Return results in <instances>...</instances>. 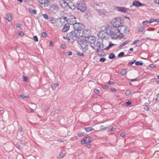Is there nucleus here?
Segmentation results:
<instances>
[{
	"label": "nucleus",
	"mask_w": 159,
	"mask_h": 159,
	"mask_svg": "<svg viewBox=\"0 0 159 159\" xmlns=\"http://www.w3.org/2000/svg\"><path fill=\"white\" fill-rule=\"evenodd\" d=\"M56 19L54 17H51L50 18V21L52 24L55 23L56 22Z\"/></svg>",
	"instance_id": "bb28decb"
},
{
	"label": "nucleus",
	"mask_w": 159,
	"mask_h": 159,
	"mask_svg": "<svg viewBox=\"0 0 159 159\" xmlns=\"http://www.w3.org/2000/svg\"><path fill=\"white\" fill-rule=\"evenodd\" d=\"M125 28V26L123 24L120 25V27H117V30H119V31H119L118 33H121V32H123Z\"/></svg>",
	"instance_id": "aec40b11"
},
{
	"label": "nucleus",
	"mask_w": 159,
	"mask_h": 159,
	"mask_svg": "<svg viewBox=\"0 0 159 159\" xmlns=\"http://www.w3.org/2000/svg\"><path fill=\"white\" fill-rule=\"evenodd\" d=\"M108 57L109 59H112L115 58V56L113 53H111L109 54Z\"/></svg>",
	"instance_id": "c85d7f7f"
},
{
	"label": "nucleus",
	"mask_w": 159,
	"mask_h": 159,
	"mask_svg": "<svg viewBox=\"0 0 159 159\" xmlns=\"http://www.w3.org/2000/svg\"><path fill=\"white\" fill-rule=\"evenodd\" d=\"M59 85V84L58 83H52L51 85V87L53 90L56 89L57 87H58Z\"/></svg>",
	"instance_id": "b1692460"
},
{
	"label": "nucleus",
	"mask_w": 159,
	"mask_h": 159,
	"mask_svg": "<svg viewBox=\"0 0 159 159\" xmlns=\"http://www.w3.org/2000/svg\"><path fill=\"white\" fill-rule=\"evenodd\" d=\"M82 35L84 37L85 39L88 37L90 35V30L86 29L82 31Z\"/></svg>",
	"instance_id": "4468645a"
},
{
	"label": "nucleus",
	"mask_w": 159,
	"mask_h": 159,
	"mask_svg": "<svg viewBox=\"0 0 159 159\" xmlns=\"http://www.w3.org/2000/svg\"><path fill=\"white\" fill-rule=\"evenodd\" d=\"M124 55V52H121L118 55V57H122Z\"/></svg>",
	"instance_id": "4c0bfd02"
},
{
	"label": "nucleus",
	"mask_w": 159,
	"mask_h": 159,
	"mask_svg": "<svg viewBox=\"0 0 159 159\" xmlns=\"http://www.w3.org/2000/svg\"><path fill=\"white\" fill-rule=\"evenodd\" d=\"M101 86L103 89H107L108 87V86L105 85H101Z\"/></svg>",
	"instance_id": "8fccbe9b"
},
{
	"label": "nucleus",
	"mask_w": 159,
	"mask_h": 159,
	"mask_svg": "<svg viewBox=\"0 0 159 159\" xmlns=\"http://www.w3.org/2000/svg\"><path fill=\"white\" fill-rule=\"evenodd\" d=\"M145 28L143 26H142L141 27H140L138 31V32H141L143 31L145 29Z\"/></svg>",
	"instance_id": "c9c22d12"
},
{
	"label": "nucleus",
	"mask_w": 159,
	"mask_h": 159,
	"mask_svg": "<svg viewBox=\"0 0 159 159\" xmlns=\"http://www.w3.org/2000/svg\"><path fill=\"white\" fill-rule=\"evenodd\" d=\"M0 112L2 114L4 112L3 108L2 107L0 108Z\"/></svg>",
	"instance_id": "5fc2aeb1"
},
{
	"label": "nucleus",
	"mask_w": 159,
	"mask_h": 159,
	"mask_svg": "<svg viewBox=\"0 0 159 159\" xmlns=\"http://www.w3.org/2000/svg\"><path fill=\"white\" fill-rule=\"evenodd\" d=\"M85 41H86L87 43L89 44H93L96 41V39L94 37L90 35L85 39Z\"/></svg>",
	"instance_id": "1a4fd4ad"
},
{
	"label": "nucleus",
	"mask_w": 159,
	"mask_h": 159,
	"mask_svg": "<svg viewBox=\"0 0 159 159\" xmlns=\"http://www.w3.org/2000/svg\"><path fill=\"white\" fill-rule=\"evenodd\" d=\"M80 33L74 30L67 34L66 39L69 40H72V41L76 40Z\"/></svg>",
	"instance_id": "39448f33"
},
{
	"label": "nucleus",
	"mask_w": 159,
	"mask_h": 159,
	"mask_svg": "<svg viewBox=\"0 0 159 159\" xmlns=\"http://www.w3.org/2000/svg\"><path fill=\"white\" fill-rule=\"evenodd\" d=\"M30 12L31 14L35 15L36 14L37 11L35 10H30Z\"/></svg>",
	"instance_id": "f704fd0d"
},
{
	"label": "nucleus",
	"mask_w": 159,
	"mask_h": 159,
	"mask_svg": "<svg viewBox=\"0 0 159 159\" xmlns=\"http://www.w3.org/2000/svg\"><path fill=\"white\" fill-rule=\"evenodd\" d=\"M65 156V154L63 153H61L59 154V157L60 158H61Z\"/></svg>",
	"instance_id": "09e8293b"
},
{
	"label": "nucleus",
	"mask_w": 159,
	"mask_h": 159,
	"mask_svg": "<svg viewBox=\"0 0 159 159\" xmlns=\"http://www.w3.org/2000/svg\"><path fill=\"white\" fill-rule=\"evenodd\" d=\"M21 26V25L20 24H17L16 25V26L17 28H20Z\"/></svg>",
	"instance_id": "864d4df0"
},
{
	"label": "nucleus",
	"mask_w": 159,
	"mask_h": 159,
	"mask_svg": "<svg viewBox=\"0 0 159 159\" xmlns=\"http://www.w3.org/2000/svg\"><path fill=\"white\" fill-rule=\"evenodd\" d=\"M42 35L43 37L46 38L47 37L48 34L47 32H44L42 33Z\"/></svg>",
	"instance_id": "e433bc0d"
},
{
	"label": "nucleus",
	"mask_w": 159,
	"mask_h": 159,
	"mask_svg": "<svg viewBox=\"0 0 159 159\" xmlns=\"http://www.w3.org/2000/svg\"><path fill=\"white\" fill-rule=\"evenodd\" d=\"M91 142V138L89 137H86L85 139H82L81 141V144H84Z\"/></svg>",
	"instance_id": "ddd939ff"
},
{
	"label": "nucleus",
	"mask_w": 159,
	"mask_h": 159,
	"mask_svg": "<svg viewBox=\"0 0 159 159\" xmlns=\"http://www.w3.org/2000/svg\"><path fill=\"white\" fill-rule=\"evenodd\" d=\"M86 147L87 148H90L91 147V145L90 144H88L86 145Z\"/></svg>",
	"instance_id": "774afa93"
},
{
	"label": "nucleus",
	"mask_w": 159,
	"mask_h": 159,
	"mask_svg": "<svg viewBox=\"0 0 159 159\" xmlns=\"http://www.w3.org/2000/svg\"><path fill=\"white\" fill-rule=\"evenodd\" d=\"M129 32V30L127 27H125L123 32L124 33L126 34Z\"/></svg>",
	"instance_id": "72a5a7b5"
},
{
	"label": "nucleus",
	"mask_w": 159,
	"mask_h": 159,
	"mask_svg": "<svg viewBox=\"0 0 159 159\" xmlns=\"http://www.w3.org/2000/svg\"><path fill=\"white\" fill-rule=\"evenodd\" d=\"M78 43L80 46V49L83 52H86L89 50L88 45L86 41L79 38L78 39Z\"/></svg>",
	"instance_id": "20e7f679"
},
{
	"label": "nucleus",
	"mask_w": 159,
	"mask_h": 159,
	"mask_svg": "<svg viewBox=\"0 0 159 159\" xmlns=\"http://www.w3.org/2000/svg\"><path fill=\"white\" fill-rule=\"evenodd\" d=\"M34 39L35 42H38V37L36 35L34 36Z\"/></svg>",
	"instance_id": "de8ad7c7"
},
{
	"label": "nucleus",
	"mask_w": 159,
	"mask_h": 159,
	"mask_svg": "<svg viewBox=\"0 0 159 159\" xmlns=\"http://www.w3.org/2000/svg\"><path fill=\"white\" fill-rule=\"evenodd\" d=\"M131 94L130 91L129 90H127L125 93V94L126 95L129 96Z\"/></svg>",
	"instance_id": "ea45409f"
},
{
	"label": "nucleus",
	"mask_w": 159,
	"mask_h": 159,
	"mask_svg": "<svg viewBox=\"0 0 159 159\" xmlns=\"http://www.w3.org/2000/svg\"><path fill=\"white\" fill-rule=\"evenodd\" d=\"M156 100V103L157 105H158L159 106V93L157 95Z\"/></svg>",
	"instance_id": "473e14b6"
},
{
	"label": "nucleus",
	"mask_w": 159,
	"mask_h": 159,
	"mask_svg": "<svg viewBox=\"0 0 159 159\" xmlns=\"http://www.w3.org/2000/svg\"><path fill=\"white\" fill-rule=\"evenodd\" d=\"M69 24L67 23L65 24L63 27V28L62 31L63 32H66L68 31L70 28Z\"/></svg>",
	"instance_id": "dca6fc26"
},
{
	"label": "nucleus",
	"mask_w": 159,
	"mask_h": 159,
	"mask_svg": "<svg viewBox=\"0 0 159 159\" xmlns=\"http://www.w3.org/2000/svg\"><path fill=\"white\" fill-rule=\"evenodd\" d=\"M50 8L54 10H57L58 9V6L56 4H52L50 5Z\"/></svg>",
	"instance_id": "5701e85b"
},
{
	"label": "nucleus",
	"mask_w": 159,
	"mask_h": 159,
	"mask_svg": "<svg viewBox=\"0 0 159 159\" xmlns=\"http://www.w3.org/2000/svg\"><path fill=\"white\" fill-rule=\"evenodd\" d=\"M139 40L137 39L133 42L132 44H134L138 42H139Z\"/></svg>",
	"instance_id": "13d9d810"
},
{
	"label": "nucleus",
	"mask_w": 159,
	"mask_h": 159,
	"mask_svg": "<svg viewBox=\"0 0 159 159\" xmlns=\"http://www.w3.org/2000/svg\"><path fill=\"white\" fill-rule=\"evenodd\" d=\"M108 84H114L113 81H109L108 82Z\"/></svg>",
	"instance_id": "69168bd1"
},
{
	"label": "nucleus",
	"mask_w": 159,
	"mask_h": 159,
	"mask_svg": "<svg viewBox=\"0 0 159 159\" xmlns=\"http://www.w3.org/2000/svg\"><path fill=\"white\" fill-rule=\"evenodd\" d=\"M24 34V33L22 31L19 32V35L20 36H22Z\"/></svg>",
	"instance_id": "603ef678"
},
{
	"label": "nucleus",
	"mask_w": 159,
	"mask_h": 159,
	"mask_svg": "<svg viewBox=\"0 0 159 159\" xmlns=\"http://www.w3.org/2000/svg\"><path fill=\"white\" fill-rule=\"evenodd\" d=\"M97 11L98 14L99 16L103 17L105 15V13L104 10H98Z\"/></svg>",
	"instance_id": "a211bd4d"
},
{
	"label": "nucleus",
	"mask_w": 159,
	"mask_h": 159,
	"mask_svg": "<svg viewBox=\"0 0 159 159\" xmlns=\"http://www.w3.org/2000/svg\"><path fill=\"white\" fill-rule=\"evenodd\" d=\"M150 67L151 68H153L155 67V66L153 64H151L150 65Z\"/></svg>",
	"instance_id": "338daca9"
},
{
	"label": "nucleus",
	"mask_w": 159,
	"mask_h": 159,
	"mask_svg": "<svg viewBox=\"0 0 159 159\" xmlns=\"http://www.w3.org/2000/svg\"><path fill=\"white\" fill-rule=\"evenodd\" d=\"M76 54L78 55H79L80 56H82V57H84V54L82 53H80V52H76Z\"/></svg>",
	"instance_id": "79ce46f5"
},
{
	"label": "nucleus",
	"mask_w": 159,
	"mask_h": 159,
	"mask_svg": "<svg viewBox=\"0 0 159 159\" xmlns=\"http://www.w3.org/2000/svg\"><path fill=\"white\" fill-rule=\"evenodd\" d=\"M130 81L132 82H133V81H137L138 80V79L137 78H135V79H131L130 80Z\"/></svg>",
	"instance_id": "0e129e2a"
},
{
	"label": "nucleus",
	"mask_w": 159,
	"mask_h": 159,
	"mask_svg": "<svg viewBox=\"0 0 159 159\" xmlns=\"http://www.w3.org/2000/svg\"><path fill=\"white\" fill-rule=\"evenodd\" d=\"M115 44L113 43H110L107 47L104 48V50H107L112 47L115 46Z\"/></svg>",
	"instance_id": "a878e982"
},
{
	"label": "nucleus",
	"mask_w": 159,
	"mask_h": 159,
	"mask_svg": "<svg viewBox=\"0 0 159 159\" xmlns=\"http://www.w3.org/2000/svg\"><path fill=\"white\" fill-rule=\"evenodd\" d=\"M133 5L136 7H139L141 6H143V4L138 1L135 0L133 2Z\"/></svg>",
	"instance_id": "2eb2a0df"
},
{
	"label": "nucleus",
	"mask_w": 159,
	"mask_h": 159,
	"mask_svg": "<svg viewBox=\"0 0 159 159\" xmlns=\"http://www.w3.org/2000/svg\"><path fill=\"white\" fill-rule=\"evenodd\" d=\"M106 31L108 32V34L111 37L112 39L117 38V36H116V35L118 33V31H119V30H117V28L114 26L111 27L107 26L106 27Z\"/></svg>",
	"instance_id": "f257e3e1"
},
{
	"label": "nucleus",
	"mask_w": 159,
	"mask_h": 159,
	"mask_svg": "<svg viewBox=\"0 0 159 159\" xmlns=\"http://www.w3.org/2000/svg\"><path fill=\"white\" fill-rule=\"evenodd\" d=\"M126 103L127 105H129L131 104V102L130 101H128L126 102Z\"/></svg>",
	"instance_id": "4d7b16f0"
},
{
	"label": "nucleus",
	"mask_w": 159,
	"mask_h": 159,
	"mask_svg": "<svg viewBox=\"0 0 159 159\" xmlns=\"http://www.w3.org/2000/svg\"><path fill=\"white\" fill-rule=\"evenodd\" d=\"M124 22L123 19L121 17H118L112 19L111 23L113 26L116 28L120 27Z\"/></svg>",
	"instance_id": "7ed1b4c3"
},
{
	"label": "nucleus",
	"mask_w": 159,
	"mask_h": 159,
	"mask_svg": "<svg viewBox=\"0 0 159 159\" xmlns=\"http://www.w3.org/2000/svg\"><path fill=\"white\" fill-rule=\"evenodd\" d=\"M74 30L79 33H80L84 27V25L80 23L77 22L73 25Z\"/></svg>",
	"instance_id": "0eeeda50"
},
{
	"label": "nucleus",
	"mask_w": 159,
	"mask_h": 159,
	"mask_svg": "<svg viewBox=\"0 0 159 159\" xmlns=\"http://www.w3.org/2000/svg\"><path fill=\"white\" fill-rule=\"evenodd\" d=\"M22 78L24 79V80L26 82H27L28 81V79L27 77L25 76L24 75H22Z\"/></svg>",
	"instance_id": "58836bf2"
},
{
	"label": "nucleus",
	"mask_w": 159,
	"mask_h": 159,
	"mask_svg": "<svg viewBox=\"0 0 159 159\" xmlns=\"http://www.w3.org/2000/svg\"><path fill=\"white\" fill-rule=\"evenodd\" d=\"M59 2L61 6L62 7L68 5V3L66 2L65 0H60Z\"/></svg>",
	"instance_id": "f3484780"
},
{
	"label": "nucleus",
	"mask_w": 159,
	"mask_h": 159,
	"mask_svg": "<svg viewBox=\"0 0 159 159\" xmlns=\"http://www.w3.org/2000/svg\"><path fill=\"white\" fill-rule=\"evenodd\" d=\"M94 92L95 93L98 94L99 93L100 91L98 89H95L94 90Z\"/></svg>",
	"instance_id": "3c124183"
},
{
	"label": "nucleus",
	"mask_w": 159,
	"mask_h": 159,
	"mask_svg": "<svg viewBox=\"0 0 159 159\" xmlns=\"http://www.w3.org/2000/svg\"><path fill=\"white\" fill-rule=\"evenodd\" d=\"M135 64L136 66H142L143 64V63L142 61H135Z\"/></svg>",
	"instance_id": "c756f323"
},
{
	"label": "nucleus",
	"mask_w": 159,
	"mask_h": 159,
	"mask_svg": "<svg viewBox=\"0 0 159 159\" xmlns=\"http://www.w3.org/2000/svg\"><path fill=\"white\" fill-rule=\"evenodd\" d=\"M155 19H152V18H151L150 20L149 21H143V24L144 25L148 26V25H147V24H145V23H148V24H149L150 23H152L153 22H154L155 21Z\"/></svg>",
	"instance_id": "6ab92c4d"
},
{
	"label": "nucleus",
	"mask_w": 159,
	"mask_h": 159,
	"mask_svg": "<svg viewBox=\"0 0 159 159\" xmlns=\"http://www.w3.org/2000/svg\"><path fill=\"white\" fill-rule=\"evenodd\" d=\"M60 19L61 20V21L63 20L64 23H65V21H66L69 25H73L77 22L76 17L73 15L69 16L67 18L62 16L60 18Z\"/></svg>",
	"instance_id": "f03ea898"
},
{
	"label": "nucleus",
	"mask_w": 159,
	"mask_h": 159,
	"mask_svg": "<svg viewBox=\"0 0 159 159\" xmlns=\"http://www.w3.org/2000/svg\"><path fill=\"white\" fill-rule=\"evenodd\" d=\"M19 131V133H21V135L23 134V129L22 126H20L19 127L18 132Z\"/></svg>",
	"instance_id": "7c9ffc66"
},
{
	"label": "nucleus",
	"mask_w": 159,
	"mask_h": 159,
	"mask_svg": "<svg viewBox=\"0 0 159 159\" xmlns=\"http://www.w3.org/2000/svg\"><path fill=\"white\" fill-rule=\"evenodd\" d=\"M106 60V59L105 58H101L99 59V61L100 62H104Z\"/></svg>",
	"instance_id": "a18cd8bd"
},
{
	"label": "nucleus",
	"mask_w": 159,
	"mask_h": 159,
	"mask_svg": "<svg viewBox=\"0 0 159 159\" xmlns=\"http://www.w3.org/2000/svg\"><path fill=\"white\" fill-rule=\"evenodd\" d=\"M83 135V134L82 133H78V135L79 137L82 136Z\"/></svg>",
	"instance_id": "bf43d9fd"
},
{
	"label": "nucleus",
	"mask_w": 159,
	"mask_h": 159,
	"mask_svg": "<svg viewBox=\"0 0 159 159\" xmlns=\"http://www.w3.org/2000/svg\"><path fill=\"white\" fill-rule=\"evenodd\" d=\"M155 3L159 5V0H154Z\"/></svg>",
	"instance_id": "6e6d98bb"
},
{
	"label": "nucleus",
	"mask_w": 159,
	"mask_h": 159,
	"mask_svg": "<svg viewBox=\"0 0 159 159\" xmlns=\"http://www.w3.org/2000/svg\"><path fill=\"white\" fill-rule=\"evenodd\" d=\"M98 35L100 38L102 39H104L107 37L108 35V32L106 31V30H102L98 33Z\"/></svg>",
	"instance_id": "6e6552de"
},
{
	"label": "nucleus",
	"mask_w": 159,
	"mask_h": 159,
	"mask_svg": "<svg viewBox=\"0 0 159 159\" xmlns=\"http://www.w3.org/2000/svg\"><path fill=\"white\" fill-rule=\"evenodd\" d=\"M96 47H98V49L96 51V52H98L99 50H104V48L103 45L102 43H101L100 41H98L95 44Z\"/></svg>",
	"instance_id": "f8f14e48"
},
{
	"label": "nucleus",
	"mask_w": 159,
	"mask_h": 159,
	"mask_svg": "<svg viewBox=\"0 0 159 159\" xmlns=\"http://www.w3.org/2000/svg\"><path fill=\"white\" fill-rule=\"evenodd\" d=\"M121 74L122 75H126V69H123L121 70Z\"/></svg>",
	"instance_id": "2f4dec72"
},
{
	"label": "nucleus",
	"mask_w": 159,
	"mask_h": 159,
	"mask_svg": "<svg viewBox=\"0 0 159 159\" xmlns=\"http://www.w3.org/2000/svg\"><path fill=\"white\" fill-rule=\"evenodd\" d=\"M20 96L22 98H26L27 97V96H25L24 95L22 94L20 95Z\"/></svg>",
	"instance_id": "680f3d73"
},
{
	"label": "nucleus",
	"mask_w": 159,
	"mask_h": 159,
	"mask_svg": "<svg viewBox=\"0 0 159 159\" xmlns=\"http://www.w3.org/2000/svg\"><path fill=\"white\" fill-rule=\"evenodd\" d=\"M68 5L72 10L75 9L76 7L74 4L72 3H70L69 5L68 4Z\"/></svg>",
	"instance_id": "cd10ccee"
},
{
	"label": "nucleus",
	"mask_w": 159,
	"mask_h": 159,
	"mask_svg": "<svg viewBox=\"0 0 159 159\" xmlns=\"http://www.w3.org/2000/svg\"><path fill=\"white\" fill-rule=\"evenodd\" d=\"M130 40H128L123 42L119 45V48L121 49L124 46L127 44L128 43L130 42Z\"/></svg>",
	"instance_id": "412c9836"
},
{
	"label": "nucleus",
	"mask_w": 159,
	"mask_h": 159,
	"mask_svg": "<svg viewBox=\"0 0 159 159\" xmlns=\"http://www.w3.org/2000/svg\"><path fill=\"white\" fill-rule=\"evenodd\" d=\"M149 106L148 105H146L144 106V109L146 111H148L149 109Z\"/></svg>",
	"instance_id": "c03bdc74"
},
{
	"label": "nucleus",
	"mask_w": 159,
	"mask_h": 159,
	"mask_svg": "<svg viewBox=\"0 0 159 159\" xmlns=\"http://www.w3.org/2000/svg\"><path fill=\"white\" fill-rule=\"evenodd\" d=\"M120 136L123 138H124L125 136V134L124 133L122 132L120 134Z\"/></svg>",
	"instance_id": "052dcab7"
},
{
	"label": "nucleus",
	"mask_w": 159,
	"mask_h": 159,
	"mask_svg": "<svg viewBox=\"0 0 159 159\" xmlns=\"http://www.w3.org/2000/svg\"><path fill=\"white\" fill-rule=\"evenodd\" d=\"M37 1L42 7L48 6L49 2L48 0H38Z\"/></svg>",
	"instance_id": "9d476101"
},
{
	"label": "nucleus",
	"mask_w": 159,
	"mask_h": 159,
	"mask_svg": "<svg viewBox=\"0 0 159 159\" xmlns=\"http://www.w3.org/2000/svg\"><path fill=\"white\" fill-rule=\"evenodd\" d=\"M76 8L81 12H84L87 9V6L86 4L83 1L78 0L76 6Z\"/></svg>",
	"instance_id": "423d86ee"
},
{
	"label": "nucleus",
	"mask_w": 159,
	"mask_h": 159,
	"mask_svg": "<svg viewBox=\"0 0 159 159\" xmlns=\"http://www.w3.org/2000/svg\"><path fill=\"white\" fill-rule=\"evenodd\" d=\"M120 33V34L117 35H116V36H117V37H118L120 39H122L123 38L124 35L122 34L121 32Z\"/></svg>",
	"instance_id": "37998d69"
},
{
	"label": "nucleus",
	"mask_w": 159,
	"mask_h": 159,
	"mask_svg": "<svg viewBox=\"0 0 159 159\" xmlns=\"http://www.w3.org/2000/svg\"><path fill=\"white\" fill-rule=\"evenodd\" d=\"M84 129L87 132H89L91 131L94 130V129L91 127L84 128Z\"/></svg>",
	"instance_id": "393cba45"
},
{
	"label": "nucleus",
	"mask_w": 159,
	"mask_h": 159,
	"mask_svg": "<svg viewBox=\"0 0 159 159\" xmlns=\"http://www.w3.org/2000/svg\"><path fill=\"white\" fill-rule=\"evenodd\" d=\"M12 16L9 14H7L6 15L5 19L8 22H10L12 19Z\"/></svg>",
	"instance_id": "4be33fe9"
},
{
	"label": "nucleus",
	"mask_w": 159,
	"mask_h": 159,
	"mask_svg": "<svg viewBox=\"0 0 159 159\" xmlns=\"http://www.w3.org/2000/svg\"><path fill=\"white\" fill-rule=\"evenodd\" d=\"M135 61H136V60H134L132 62H130V61L129 62L128 64V66H130L132 65L133 64H134L135 63Z\"/></svg>",
	"instance_id": "a19ab883"
},
{
	"label": "nucleus",
	"mask_w": 159,
	"mask_h": 159,
	"mask_svg": "<svg viewBox=\"0 0 159 159\" xmlns=\"http://www.w3.org/2000/svg\"><path fill=\"white\" fill-rule=\"evenodd\" d=\"M43 18L45 20H48V15L46 14H44L43 15Z\"/></svg>",
	"instance_id": "49530a36"
},
{
	"label": "nucleus",
	"mask_w": 159,
	"mask_h": 159,
	"mask_svg": "<svg viewBox=\"0 0 159 159\" xmlns=\"http://www.w3.org/2000/svg\"><path fill=\"white\" fill-rule=\"evenodd\" d=\"M116 9L118 11L125 13H127L129 10V9L127 8L120 7H116Z\"/></svg>",
	"instance_id": "9b49d317"
},
{
	"label": "nucleus",
	"mask_w": 159,
	"mask_h": 159,
	"mask_svg": "<svg viewBox=\"0 0 159 159\" xmlns=\"http://www.w3.org/2000/svg\"><path fill=\"white\" fill-rule=\"evenodd\" d=\"M116 129L114 127H112L109 129L110 131H114Z\"/></svg>",
	"instance_id": "e2e57ef3"
}]
</instances>
